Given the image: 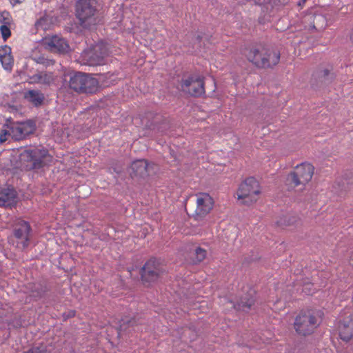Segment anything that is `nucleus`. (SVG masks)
<instances>
[{
	"mask_svg": "<svg viewBox=\"0 0 353 353\" xmlns=\"http://www.w3.org/2000/svg\"><path fill=\"white\" fill-rule=\"evenodd\" d=\"M9 126L10 137L17 141L25 139L27 136L33 133L35 130V123L30 120L23 122H10Z\"/></svg>",
	"mask_w": 353,
	"mask_h": 353,
	"instance_id": "4468645a",
	"label": "nucleus"
},
{
	"mask_svg": "<svg viewBox=\"0 0 353 353\" xmlns=\"http://www.w3.org/2000/svg\"><path fill=\"white\" fill-rule=\"evenodd\" d=\"M37 62L39 64L43 65L45 67H48L50 65H53L54 64V61L52 59H48L44 56H41L37 59Z\"/></svg>",
	"mask_w": 353,
	"mask_h": 353,
	"instance_id": "c85d7f7f",
	"label": "nucleus"
},
{
	"mask_svg": "<svg viewBox=\"0 0 353 353\" xmlns=\"http://www.w3.org/2000/svg\"><path fill=\"white\" fill-rule=\"evenodd\" d=\"M194 255L195 257L194 258L193 261L196 263H200L205 259L207 251L203 248L198 247L195 249Z\"/></svg>",
	"mask_w": 353,
	"mask_h": 353,
	"instance_id": "393cba45",
	"label": "nucleus"
},
{
	"mask_svg": "<svg viewBox=\"0 0 353 353\" xmlns=\"http://www.w3.org/2000/svg\"><path fill=\"white\" fill-rule=\"evenodd\" d=\"M44 48L53 53L65 54L70 51L67 41L58 35L45 37L41 40Z\"/></svg>",
	"mask_w": 353,
	"mask_h": 353,
	"instance_id": "ddd939ff",
	"label": "nucleus"
},
{
	"mask_svg": "<svg viewBox=\"0 0 353 353\" xmlns=\"http://www.w3.org/2000/svg\"><path fill=\"white\" fill-rule=\"evenodd\" d=\"M261 187L254 177L245 179L239 186L236 192L237 199L243 205H250L259 199Z\"/></svg>",
	"mask_w": 353,
	"mask_h": 353,
	"instance_id": "39448f33",
	"label": "nucleus"
},
{
	"mask_svg": "<svg viewBox=\"0 0 353 353\" xmlns=\"http://www.w3.org/2000/svg\"><path fill=\"white\" fill-rule=\"evenodd\" d=\"M31 227L24 221H19L14 230V237L17 240V246L25 248L28 246L30 242Z\"/></svg>",
	"mask_w": 353,
	"mask_h": 353,
	"instance_id": "dca6fc26",
	"label": "nucleus"
},
{
	"mask_svg": "<svg viewBox=\"0 0 353 353\" xmlns=\"http://www.w3.org/2000/svg\"><path fill=\"white\" fill-rule=\"evenodd\" d=\"M12 6L20 4L24 1V0H9Z\"/></svg>",
	"mask_w": 353,
	"mask_h": 353,
	"instance_id": "473e14b6",
	"label": "nucleus"
},
{
	"mask_svg": "<svg viewBox=\"0 0 353 353\" xmlns=\"http://www.w3.org/2000/svg\"><path fill=\"white\" fill-rule=\"evenodd\" d=\"M254 300L253 298H244L241 299L240 302L236 305H233L234 307L239 310L248 312L251 306L254 304Z\"/></svg>",
	"mask_w": 353,
	"mask_h": 353,
	"instance_id": "5701e85b",
	"label": "nucleus"
},
{
	"mask_svg": "<svg viewBox=\"0 0 353 353\" xmlns=\"http://www.w3.org/2000/svg\"><path fill=\"white\" fill-rule=\"evenodd\" d=\"M196 208L192 214L193 218L196 221L202 220L212 210L214 200L208 193L199 192L196 194Z\"/></svg>",
	"mask_w": 353,
	"mask_h": 353,
	"instance_id": "9b49d317",
	"label": "nucleus"
},
{
	"mask_svg": "<svg viewBox=\"0 0 353 353\" xmlns=\"http://www.w3.org/2000/svg\"><path fill=\"white\" fill-rule=\"evenodd\" d=\"M314 167L310 163L303 162L296 165L286 178V185L288 188H296L299 186L304 190L314 175Z\"/></svg>",
	"mask_w": 353,
	"mask_h": 353,
	"instance_id": "7ed1b4c3",
	"label": "nucleus"
},
{
	"mask_svg": "<svg viewBox=\"0 0 353 353\" xmlns=\"http://www.w3.org/2000/svg\"><path fill=\"white\" fill-rule=\"evenodd\" d=\"M302 23L305 30L320 32L327 26V19L323 11L318 10L314 13L305 14L302 19Z\"/></svg>",
	"mask_w": 353,
	"mask_h": 353,
	"instance_id": "f8f14e48",
	"label": "nucleus"
},
{
	"mask_svg": "<svg viewBox=\"0 0 353 353\" xmlns=\"http://www.w3.org/2000/svg\"><path fill=\"white\" fill-rule=\"evenodd\" d=\"M155 166L154 163H149L144 159H139L132 162L131 169L134 176L145 177L152 174V170Z\"/></svg>",
	"mask_w": 353,
	"mask_h": 353,
	"instance_id": "f3484780",
	"label": "nucleus"
},
{
	"mask_svg": "<svg viewBox=\"0 0 353 353\" xmlns=\"http://www.w3.org/2000/svg\"><path fill=\"white\" fill-rule=\"evenodd\" d=\"M0 61L6 70L10 71L13 66V57L11 55V48L8 46L0 48Z\"/></svg>",
	"mask_w": 353,
	"mask_h": 353,
	"instance_id": "a211bd4d",
	"label": "nucleus"
},
{
	"mask_svg": "<svg viewBox=\"0 0 353 353\" xmlns=\"http://www.w3.org/2000/svg\"><path fill=\"white\" fill-rule=\"evenodd\" d=\"M324 313L321 310L301 311L295 318L294 327L297 334L307 336L313 334L321 324Z\"/></svg>",
	"mask_w": 353,
	"mask_h": 353,
	"instance_id": "f257e3e1",
	"label": "nucleus"
},
{
	"mask_svg": "<svg viewBox=\"0 0 353 353\" xmlns=\"http://www.w3.org/2000/svg\"><path fill=\"white\" fill-rule=\"evenodd\" d=\"M312 287H313L312 283H306L303 286L302 292L307 295L312 294L314 292Z\"/></svg>",
	"mask_w": 353,
	"mask_h": 353,
	"instance_id": "7c9ffc66",
	"label": "nucleus"
},
{
	"mask_svg": "<svg viewBox=\"0 0 353 353\" xmlns=\"http://www.w3.org/2000/svg\"><path fill=\"white\" fill-rule=\"evenodd\" d=\"M69 88L79 94H93L99 88V81L89 74L76 72L68 81Z\"/></svg>",
	"mask_w": 353,
	"mask_h": 353,
	"instance_id": "20e7f679",
	"label": "nucleus"
},
{
	"mask_svg": "<svg viewBox=\"0 0 353 353\" xmlns=\"http://www.w3.org/2000/svg\"><path fill=\"white\" fill-rule=\"evenodd\" d=\"M107 54V47L101 43L94 45L90 49L84 50L82 57L84 64L95 66L105 64V58Z\"/></svg>",
	"mask_w": 353,
	"mask_h": 353,
	"instance_id": "1a4fd4ad",
	"label": "nucleus"
},
{
	"mask_svg": "<svg viewBox=\"0 0 353 353\" xmlns=\"http://www.w3.org/2000/svg\"><path fill=\"white\" fill-rule=\"evenodd\" d=\"M23 353H50V352L46 346L40 345L38 347H34Z\"/></svg>",
	"mask_w": 353,
	"mask_h": 353,
	"instance_id": "c756f323",
	"label": "nucleus"
},
{
	"mask_svg": "<svg viewBox=\"0 0 353 353\" xmlns=\"http://www.w3.org/2000/svg\"><path fill=\"white\" fill-rule=\"evenodd\" d=\"M9 137H10V128L9 123H7L0 130V143H2L6 141Z\"/></svg>",
	"mask_w": 353,
	"mask_h": 353,
	"instance_id": "a878e982",
	"label": "nucleus"
},
{
	"mask_svg": "<svg viewBox=\"0 0 353 353\" xmlns=\"http://www.w3.org/2000/svg\"><path fill=\"white\" fill-rule=\"evenodd\" d=\"M161 272L160 265L154 259H150L145 263L142 268L141 278L144 282H154L158 279Z\"/></svg>",
	"mask_w": 353,
	"mask_h": 353,
	"instance_id": "2eb2a0df",
	"label": "nucleus"
},
{
	"mask_svg": "<svg viewBox=\"0 0 353 353\" xmlns=\"http://www.w3.org/2000/svg\"><path fill=\"white\" fill-rule=\"evenodd\" d=\"M338 330L340 338L344 341L353 339V309L345 308L339 316Z\"/></svg>",
	"mask_w": 353,
	"mask_h": 353,
	"instance_id": "9d476101",
	"label": "nucleus"
},
{
	"mask_svg": "<svg viewBox=\"0 0 353 353\" xmlns=\"http://www.w3.org/2000/svg\"><path fill=\"white\" fill-rule=\"evenodd\" d=\"M245 55L250 62L259 68H272L280 60L279 51L264 46L251 48Z\"/></svg>",
	"mask_w": 353,
	"mask_h": 353,
	"instance_id": "f03ea898",
	"label": "nucleus"
},
{
	"mask_svg": "<svg viewBox=\"0 0 353 353\" xmlns=\"http://www.w3.org/2000/svg\"><path fill=\"white\" fill-rule=\"evenodd\" d=\"M16 198V192L12 189H5L0 191V205H10Z\"/></svg>",
	"mask_w": 353,
	"mask_h": 353,
	"instance_id": "412c9836",
	"label": "nucleus"
},
{
	"mask_svg": "<svg viewBox=\"0 0 353 353\" xmlns=\"http://www.w3.org/2000/svg\"><path fill=\"white\" fill-rule=\"evenodd\" d=\"M10 25H1L0 32L4 41L7 40L11 35Z\"/></svg>",
	"mask_w": 353,
	"mask_h": 353,
	"instance_id": "cd10ccee",
	"label": "nucleus"
},
{
	"mask_svg": "<svg viewBox=\"0 0 353 353\" xmlns=\"http://www.w3.org/2000/svg\"><path fill=\"white\" fill-rule=\"evenodd\" d=\"M332 70V67L322 68V69L317 70L314 75L316 78L321 79L323 83H326L333 78Z\"/></svg>",
	"mask_w": 353,
	"mask_h": 353,
	"instance_id": "4be33fe9",
	"label": "nucleus"
},
{
	"mask_svg": "<svg viewBox=\"0 0 353 353\" xmlns=\"http://www.w3.org/2000/svg\"><path fill=\"white\" fill-rule=\"evenodd\" d=\"M24 97L35 106L41 105L45 99L43 94L39 90H34L26 92L24 94Z\"/></svg>",
	"mask_w": 353,
	"mask_h": 353,
	"instance_id": "aec40b11",
	"label": "nucleus"
},
{
	"mask_svg": "<svg viewBox=\"0 0 353 353\" xmlns=\"http://www.w3.org/2000/svg\"><path fill=\"white\" fill-rule=\"evenodd\" d=\"M11 22L12 17L8 12H0V23H2V25H10Z\"/></svg>",
	"mask_w": 353,
	"mask_h": 353,
	"instance_id": "bb28decb",
	"label": "nucleus"
},
{
	"mask_svg": "<svg viewBox=\"0 0 353 353\" xmlns=\"http://www.w3.org/2000/svg\"><path fill=\"white\" fill-rule=\"evenodd\" d=\"M52 26V19L48 17L45 16L41 17L36 23L35 27L37 30H49Z\"/></svg>",
	"mask_w": 353,
	"mask_h": 353,
	"instance_id": "b1692460",
	"label": "nucleus"
},
{
	"mask_svg": "<svg viewBox=\"0 0 353 353\" xmlns=\"http://www.w3.org/2000/svg\"><path fill=\"white\" fill-rule=\"evenodd\" d=\"M97 0H79L76 5V14L81 21V25L89 28L92 23H95L94 14Z\"/></svg>",
	"mask_w": 353,
	"mask_h": 353,
	"instance_id": "0eeeda50",
	"label": "nucleus"
},
{
	"mask_svg": "<svg viewBox=\"0 0 353 353\" xmlns=\"http://www.w3.org/2000/svg\"><path fill=\"white\" fill-rule=\"evenodd\" d=\"M31 79L34 83L50 85L54 82L55 77L51 72H39L34 74Z\"/></svg>",
	"mask_w": 353,
	"mask_h": 353,
	"instance_id": "6ab92c4d",
	"label": "nucleus"
},
{
	"mask_svg": "<svg viewBox=\"0 0 353 353\" xmlns=\"http://www.w3.org/2000/svg\"><path fill=\"white\" fill-rule=\"evenodd\" d=\"M350 38H351V40H352V42H353V30H352V34H351V37H350Z\"/></svg>",
	"mask_w": 353,
	"mask_h": 353,
	"instance_id": "f704fd0d",
	"label": "nucleus"
},
{
	"mask_svg": "<svg viewBox=\"0 0 353 353\" xmlns=\"http://www.w3.org/2000/svg\"><path fill=\"white\" fill-rule=\"evenodd\" d=\"M75 316L74 310H70L68 314L65 315L66 318H71Z\"/></svg>",
	"mask_w": 353,
	"mask_h": 353,
	"instance_id": "72a5a7b5",
	"label": "nucleus"
},
{
	"mask_svg": "<svg viewBox=\"0 0 353 353\" xmlns=\"http://www.w3.org/2000/svg\"><path fill=\"white\" fill-rule=\"evenodd\" d=\"M52 157L49 154L46 149L35 148L33 150H26L20 154V160L27 162V169H39L52 161Z\"/></svg>",
	"mask_w": 353,
	"mask_h": 353,
	"instance_id": "423d86ee",
	"label": "nucleus"
},
{
	"mask_svg": "<svg viewBox=\"0 0 353 353\" xmlns=\"http://www.w3.org/2000/svg\"><path fill=\"white\" fill-rule=\"evenodd\" d=\"M274 5H285L289 0H270Z\"/></svg>",
	"mask_w": 353,
	"mask_h": 353,
	"instance_id": "2f4dec72",
	"label": "nucleus"
},
{
	"mask_svg": "<svg viewBox=\"0 0 353 353\" xmlns=\"http://www.w3.org/2000/svg\"><path fill=\"white\" fill-rule=\"evenodd\" d=\"M303 3H305L307 0H302Z\"/></svg>",
	"mask_w": 353,
	"mask_h": 353,
	"instance_id": "c9c22d12",
	"label": "nucleus"
},
{
	"mask_svg": "<svg viewBox=\"0 0 353 353\" xmlns=\"http://www.w3.org/2000/svg\"><path fill=\"white\" fill-rule=\"evenodd\" d=\"M180 85L183 92L192 97H200L205 93L204 79L199 74L184 76Z\"/></svg>",
	"mask_w": 353,
	"mask_h": 353,
	"instance_id": "6e6552de",
	"label": "nucleus"
}]
</instances>
